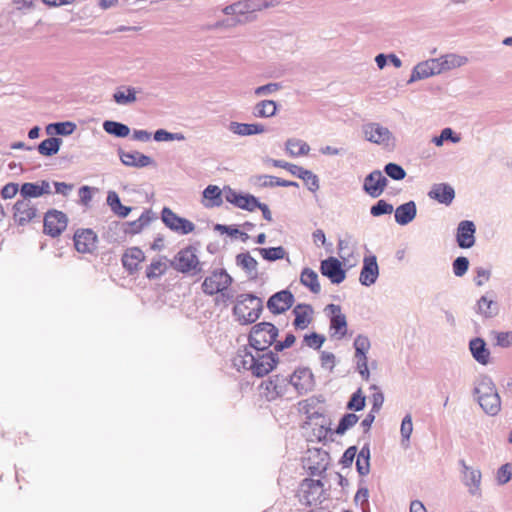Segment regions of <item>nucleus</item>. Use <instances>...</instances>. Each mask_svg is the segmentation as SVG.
Segmentation results:
<instances>
[{"label":"nucleus","instance_id":"nucleus-1","mask_svg":"<svg viewBox=\"0 0 512 512\" xmlns=\"http://www.w3.org/2000/svg\"><path fill=\"white\" fill-rule=\"evenodd\" d=\"M279 362L271 351L263 353L248 346L239 348L233 358V366L238 371L250 372L255 377H264L273 371Z\"/></svg>","mask_w":512,"mask_h":512},{"label":"nucleus","instance_id":"nucleus-2","mask_svg":"<svg viewBox=\"0 0 512 512\" xmlns=\"http://www.w3.org/2000/svg\"><path fill=\"white\" fill-rule=\"evenodd\" d=\"M262 300L251 294H242L233 308L234 316L240 324L254 323L261 314Z\"/></svg>","mask_w":512,"mask_h":512},{"label":"nucleus","instance_id":"nucleus-3","mask_svg":"<svg viewBox=\"0 0 512 512\" xmlns=\"http://www.w3.org/2000/svg\"><path fill=\"white\" fill-rule=\"evenodd\" d=\"M278 332L277 327L270 322L255 324L248 336V347L265 351L275 343Z\"/></svg>","mask_w":512,"mask_h":512},{"label":"nucleus","instance_id":"nucleus-4","mask_svg":"<svg viewBox=\"0 0 512 512\" xmlns=\"http://www.w3.org/2000/svg\"><path fill=\"white\" fill-rule=\"evenodd\" d=\"M475 393L480 406L486 413L496 415L500 411V397L490 379H481L475 388Z\"/></svg>","mask_w":512,"mask_h":512},{"label":"nucleus","instance_id":"nucleus-5","mask_svg":"<svg viewBox=\"0 0 512 512\" xmlns=\"http://www.w3.org/2000/svg\"><path fill=\"white\" fill-rule=\"evenodd\" d=\"M172 267L181 273L197 274L202 267L195 247L189 245L182 248L171 261Z\"/></svg>","mask_w":512,"mask_h":512},{"label":"nucleus","instance_id":"nucleus-6","mask_svg":"<svg viewBox=\"0 0 512 512\" xmlns=\"http://www.w3.org/2000/svg\"><path fill=\"white\" fill-rule=\"evenodd\" d=\"M266 1L259 0H243L227 6L224 12L227 15H233L238 18L239 22L249 21L253 18V14L265 8L272 6Z\"/></svg>","mask_w":512,"mask_h":512},{"label":"nucleus","instance_id":"nucleus-7","mask_svg":"<svg viewBox=\"0 0 512 512\" xmlns=\"http://www.w3.org/2000/svg\"><path fill=\"white\" fill-rule=\"evenodd\" d=\"M232 284L231 276L223 269L214 270L207 276L202 283V290L205 294L213 296L221 294L225 296V292Z\"/></svg>","mask_w":512,"mask_h":512},{"label":"nucleus","instance_id":"nucleus-8","mask_svg":"<svg viewBox=\"0 0 512 512\" xmlns=\"http://www.w3.org/2000/svg\"><path fill=\"white\" fill-rule=\"evenodd\" d=\"M161 218L163 223L176 233L186 235L192 233L195 230V225L193 222L178 216L170 208H163L161 212Z\"/></svg>","mask_w":512,"mask_h":512},{"label":"nucleus","instance_id":"nucleus-9","mask_svg":"<svg viewBox=\"0 0 512 512\" xmlns=\"http://www.w3.org/2000/svg\"><path fill=\"white\" fill-rule=\"evenodd\" d=\"M323 494V484L320 480L305 478L299 488L300 501L306 505H315L320 502Z\"/></svg>","mask_w":512,"mask_h":512},{"label":"nucleus","instance_id":"nucleus-10","mask_svg":"<svg viewBox=\"0 0 512 512\" xmlns=\"http://www.w3.org/2000/svg\"><path fill=\"white\" fill-rule=\"evenodd\" d=\"M13 220L19 226L32 222L38 214L35 204L29 199H18L12 208Z\"/></svg>","mask_w":512,"mask_h":512},{"label":"nucleus","instance_id":"nucleus-11","mask_svg":"<svg viewBox=\"0 0 512 512\" xmlns=\"http://www.w3.org/2000/svg\"><path fill=\"white\" fill-rule=\"evenodd\" d=\"M295 298L289 290H282L273 294L267 301V308L274 314H283L294 304Z\"/></svg>","mask_w":512,"mask_h":512},{"label":"nucleus","instance_id":"nucleus-12","mask_svg":"<svg viewBox=\"0 0 512 512\" xmlns=\"http://www.w3.org/2000/svg\"><path fill=\"white\" fill-rule=\"evenodd\" d=\"M67 227L66 215L57 210L48 211L44 217V231L52 237L60 235Z\"/></svg>","mask_w":512,"mask_h":512},{"label":"nucleus","instance_id":"nucleus-13","mask_svg":"<svg viewBox=\"0 0 512 512\" xmlns=\"http://www.w3.org/2000/svg\"><path fill=\"white\" fill-rule=\"evenodd\" d=\"M97 235L91 229L77 230L74 234V246L79 253H92L97 248Z\"/></svg>","mask_w":512,"mask_h":512},{"label":"nucleus","instance_id":"nucleus-14","mask_svg":"<svg viewBox=\"0 0 512 512\" xmlns=\"http://www.w3.org/2000/svg\"><path fill=\"white\" fill-rule=\"evenodd\" d=\"M320 271L334 284H340L346 278V271L342 268L341 262L335 257H329L321 261Z\"/></svg>","mask_w":512,"mask_h":512},{"label":"nucleus","instance_id":"nucleus-15","mask_svg":"<svg viewBox=\"0 0 512 512\" xmlns=\"http://www.w3.org/2000/svg\"><path fill=\"white\" fill-rule=\"evenodd\" d=\"M387 186V179L381 171L375 170L366 176L363 189L371 197H379Z\"/></svg>","mask_w":512,"mask_h":512},{"label":"nucleus","instance_id":"nucleus-16","mask_svg":"<svg viewBox=\"0 0 512 512\" xmlns=\"http://www.w3.org/2000/svg\"><path fill=\"white\" fill-rule=\"evenodd\" d=\"M331 313L330 329L332 336L339 339L343 338L347 332L346 317L341 311V307L335 304H329L327 308Z\"/></svg>","mask_w":512,"mask_h":512},{"label":"nucleus","instance_id":"nucleus-17","mask_svg":"<svg viewBox=\"0 0 512 512\" xmlns=\"http://www.w3.org/2000/svg\"><path fill=\"white\" fill-rule=\"evenodd\" d=\"M292 313L294 315L293 326L295 329L304 330L313 321L314 310L309 304H297L293 308Z\"/></svg>","mask_w":512,"mask_h":512},{"label":"nucleus","instance_id":"nucleus-18","mask_svg":"<svg viewBox=\"0 0 512 512\" xmlns=\"http://www.w3.org/2000/svg\"><path fill=\"white\" fill-rule=\"evenodd\" d=\"M51 193L50 183L42 180L37 183L26 182L20 188L21 199L38 198Z\"/></svg>","mask_w":512,"mask_h":512},{"label":"nucleus","instance_id":"nucleus-19","mask_svg":"<svg viewBox=\"0 0 512 512\" xmlns=\"http://www.w3.org/2000/svg\"><path fill=\"white\" fill-rule=\"evenodd\" d=\"M475 225L472 221H461L457 228V243L461 248H470L475 243Z\"/></svg>","mask_w":512,"mask_h":512},{"label":"nucleus","instance_id":"nucleus-20","mask_svg":"<svg viewBox=\"0 0 512 512\" xmlns=\"http://www.w3.org/2000/svg\"><path fill=\"white\" fill-rule=\"evenodd\" d=\"M379 275L378 264L375 256L364 258L363 267L360 272L359 281L362 285L370 286L375 283Z\"/></svg>","mask_w":512,"mask_h":512},{"label":"nucleus","instance_id":"nucleus-21","mask_svg":"<svg viewBox=\"0 0 512 512\" xmlns=\"http://www.w3.org/2000/svg\"><path fill=\"white\" fill-rule=\"evenodd\" d=\"M442 72L443 68L439 59H429L415 66L412 72V79H424Z\"/></svg>","mask_w":512,"mask_h":512},{"label":"nucleus","instance_id":"nucleus-22","mask_svg":"<svg viewBox=\"0 0 512 512\" xmlns=\"http://www.w3.org/2000/svg\"><path fill=\"white\" fill-rule=\"evenodd\" d=\"M364 134L368 141L376 144L387 143L391 136V133L387 128L377 123L367 124L364 127Z\"/></svg>","mask_w":512,"mask_h":512},{"label":"nucleus","instance_id":"nucleus-23","mask_svg":"<svg viewBox=\"0 0 512 512\" xmlns=\"http://www.w3.org/2000/svg\"><path fill=\"white\" fill-rule=\"evenodd\" d=\"M144 260L145 254L138 247L128 248L122 256L123 266L130 272L138 270Z\"/></svg>","mask_w":512,"mask_h":512},{"label":"nucleus","instance_id":"nucleus-24","mask_svg":"<svg viewBox=\"0 0 512 512\" xmlns=\"http://www.w3.org/2000/svg\"><path fill=\"white\" fill-rule=\"evenodd\" d=\"M312 382V373L305 368L295 370L290 376V383L300 393L307 392L311 388Z\"/></svg>","mask_w":512,"mask_h":512},{"label":"nucleus","instance_id":"nucleus-25","mask_svg":"<svg viewBox=\"0 0 512 512\" xmlns=\"http://www.w3.org/2000/svg\"><path fill=\"white\" fill-rule=\"evenodd\" d=\"M429 197L443 204H450L454 197V189L447 184H435L428 193Z\"/></svg>","mask_w":512,"mask_h":512},{"label":"nucleus","instance_id":"nucleus-26","mask_svg":"<svg viewBox=\"0 0 512 512\" xmlns=\"http://www.w3.org/2000/svg\"><path fill=\"white\" fill-rule=\"evenodd\" d=\"M202 203L206 208L221 206L223 203L222 190L216 185H208L203 191Z\"/></svg>","mask_w":512,"mask_h":512},{"label":"nucleus","instance_id":"nucleus-27","mask_svg":"<svg viewBox=\"0 0 512 512\" xmlns=\"http://www.w3.org/2000/svg\"><path fill=\"white\" fill-rule=\"evenodd\" d=\"M260 389L262 390L265 398L269 401L275 400L283 393V387L280 384V379L277 376L262 382Z\"/></svg>","mask_w":512,"mask_h":512},{"label":"nucleus","instance_id":"nucleus-28","mask_svg":"<svg viewBox=\"0 0 512 512\" xmlns=\"http://www.w3.org/2000/svg\"><path fill=\"white\" fill-rule=\"evenodd\" d=\"M229 129L234 134L240 136H250L255 134H261L265 131V127L262 124L253 123H239V122H231L229 125Z\"/></svg>","mask_w":512,"mask_h":512},{"label":"nucleus","instance_id":"nucleus-29","mask_svg":"<svg viewBox=\"0 0 512 512\" xmlns=\"http://www.w3.org/2000/svg\"><path fill=\"white\" fill-rule=\"evenodd\" d=\"M416 216V205L413 201L400 205L395 210V220L400 225L410 223Z\"/></svg>","mask_w":512,"mask_h":512},{"label":"nucleus","instance_id":"nucleus-30","mask_svg":"<svg viewBox=\"0 0 512 512\" xmlns=\"http://www.w3.org/2000/svg\"><path fill=\"white\" fill-rule=\"evenodd\" d=\"M120 159L127 166L145 167L152 163L150 157L140 152H123L120 155Z\"/></svg>","mask_w":512,"mask_h":512},{"label":"nucleus","instance_id":"nucleus-31","mask_svg":"<svg viewBox=\"0 0 512 512\" xmlns=\"http://www.w3.org/2000/svg\"><path fill=\"white\" fill-rule=\"evenodd\" d=\"M470 350L473 357L482 365H486L489 362L490 352L486 348L485 342L476 338L470 342Z\"/></svg>","mask_w":512,"mask_h":512},{"label":"nucleus","instance_id":"nucleus-32","mask_svg":"<svg viewBox=\"0 0 512 512\" xmlns=\"http://www.w3.org/2000/svg\"><path fill=\"white\" fill-rule=\"evenodd\" d=\"M300 282L314 294H318L321 291L318 274L311 268H304L302 270Z\"/></svg>","mask_w":512,"mask_h":512},{"label":"nucleus","instance_id":"nucleus-33","mask_svg":"<svg viewBox=\"0 0 512 512\" xmlns=\"http://www.w3.org/2000/svg\"><path fill=\"white\" fill-rule=\"evenodd\" d=\"M286 151L292 157L305 156L309 153V145L296 138L288 139L286 142Z\"/></svg>","mask_w":512,"mask_h":512},{"label":"nucleus","instance_id":"nucleus-34","mask_svg":"<svg viewBox=\"0 0 512 512\" xmlns=\"http://www.w3.org/2000/svg\"><path fill=\"white\" fill-rule=\"evenodd\" d=\"M477 311L486 318L493 317L498 313L497 303L487 296H482L477 302Z\"/></svg>","mask_w":512,"mask_h":512},{"label":"nucleus","instance_id":"nucleus-35","mask_svg":"<svg viewBox=\"0 0 512 512\" xmlns=\"http://www.w3.org/2000/svg\"><path fill=\"white\" fill-rule=\"evenodd\" d=\"M438 59L441 64V67L443 68V72L461 67L465 65L468 61V59L465 56L456 54H447Z\"/></svg>","mask_w":512,"mask_h":512},{"label":"nucleus","instance_id":"nucleus-36","mask_svg":"<svg viewBox=\"0 0 512 512\" xmlns=\"http://www.w3.org/2000/svg\"><path fill=\"white\" fill-rule=\"evenodd\" d=\"M277 105L273 100H263L257 103L254 107V116L260 118H267L275 115Z\"/></svg>","mask_w":512,"mask_h":512},{"label":"nucleus","instance_id":"nucleus-37","mask_svg":"<svg viewBox=\"0 0 512 512\" xmlns=\"http://www.w3.org/2000/svg\"><path fill=\"white\" fill-rule=\"evenodd\" d=\"M236 264L248 274H255L257 271L258 262L248 252L238 254Z\"/></svg>","mask_w":512,"mask_h":512},{"label":"nucleus","instance_id":"nucleus-38","mask_svg":"<svg viewBox=\"0 0 512 512\" xmlns=\"http://www.w3.org/2000/svg\"><path fill=\"white\" fill-rule=\"evenodd\" d=\"M60 143H61V140L58 138L51 137V138L45 139L39 144L38 151L41 155H44V156L54 155L58 152Z\"/></svg>","mask_w":512,"mask_h":512},{"label":"nucleus","instance_id":"nucleus-39","mask_svg":"<svg viewBox=\"0 0 512 512\" xmlns=\"http://www.w3.org/2000/svg\"><path fill=\"white\" fill-rule=\"evenodd\" d=\"M167 270L166 262L162 259L153 260L147 266L145 274L148 279H156L162 276Z\"/></svg>","mask_w":512,"mask_h":512},{"label":"nucleus","instance_id":"nucleus-40","mask_svg":"<svg viewBox=\"0 0 512 512\" xmlns=\"http://www.w3.org/2000/svg\"><path fill=\"white\" fill-rule=\"evenodd\" d=\"M107 202L110 205L113 212L119 215L120 217H126L131 210L129 207L121 204L120 198L116 192H109L107 196Z\"/></svg>","mask_w":512,"mask_h":512},{"label":"nucleus","instance_id":"nucleus-41","mask_svg":"<svg viewBox=\"0 0 512 512\" xmlns=\"http://www.w3.org/2000/svg\"><path fill=\"white\" fill-rule=\"evenodd\" d=\"M103 127L107 133L113 134L117 137H126L130 133L129 127L119 122L106 121L104 122Z\"/></svg>","mask_w":512,"mask_h":512},{"label":"nucleus","instance_id":"nucleus-42","mask_svg":"<svg viewBox=\"0 0 512 512\" xmlns=\"http://www.w3.org/2000/svg\"><path fill=\"white\" fill-rule=\"evenodd\" d=\"M259 253L263 259L267 261H276L283 259L286 255V251L283 247H271V248H260Z\"/></svg>","mask_w":512,"mask_h":512},{"label":"nucleus","instance_id":"nucleus-43","mask_svg":"<svg viewBox=\"0 0 512 512\" xmlns=\"http://www.w3.org/2000/svg\"><path fill=\"white\" fill-rule=\"evenodd\" d=\"M358 422V416L353 414V413H348L346 415H344L337 428H336V433L337 434H344L348 429H350L351 427H353L356 423Z\"/></svg>","mask_w":512,"mask_h":512},{"label":"nucleus","instance_id":"nucleus-44","mask_svg":"<svg viewBox=\"0 0 512 512\" xmlns=\"http://www.w3.org/2000/svg\"><path fill=\"white\" fill-rule=\"evenodd\" d=\"M356 466L359 474L366 475L369 472V450L362 449L356 460Z\"/></svg>","mask_w":512,"mask_h":512},{"label":"nucleus","instance_id":"nucleus-45","mask_svg":"<svg viewBox=\"0 0 512 512\" xmlns=\"http://www.w3.org/2000/svg\"><path fill=\"white\" fill-rule=\"evenodd\" d=\"M365 407V396L362 393L361 389H358L353 395L351 396L347 408L349 410H355L360 411Z\"/></svg>","mask_w":512,"mask_h":512},{"label":"nucleus","instance_id":"nucleus-46","mask_svg":"<svg viewBox=\"0 0 512 512\" xmlns=\"http://www.w3.org/2000/svg\"><path fill=\"white\" fill-rule=\"evenodd\" d=\"M355 357L366 356L367 351L370 348V341L367 337L359 335L354 341Z\"/></svg>","mask_w":512,"mask_h":512},{"label":"nucleus","instance_id":"nucleus-47","mask_svg":"<svg viewBox=\"0 0 512 512\" xmlns=\"http://www.w3.org/2000/svg\"><path fill=\"white\" fill-rule=\"evenodd\" d=\"M113 97L119 104L132 103L136 100L135 90L133 88H128L126 91H117Z\"/></svg>","mask_w":512,"mask_h":512},{"label":"nucleus","instance_id":"nucleus-48","mask_svg":"<svg viewBox=\"0 0 512 512\" xmlns=\"http://www.w3.org/2000/svg\"><path fill=\"white\" fill-rule=\"evenodd\" d=\"M450 140L453 143H457L460 141L459 136H454V133L451 128H445L441 131V134L439 136H436L433 138V143L436 146H441L444 141Z\"/></svg>","mask_w":512,"mask_h":512},{"label":"nucleus","instance_id":"nucleus-49","mask_svg":"<svg viewBox=\"0 0 512 512\" xmlns=\"http://www.w3.org/2000/svg\"><path fill=\"white\" fill-rule=\"evenodd\" d=\"M386 174L394 180H402L406 176L405 170L398 164L389 163L385 166Z\"/></svg>","mask_w":512,"mask_h":512},{"label":"nucleus","instance_id":"nucleus-50","mask_svg":"<svg viewBox=\"0 0 512 512\" xmlns=\"http://www.w3.org/2000/svg\"><path fill=\"white\" fill-rule=\"evenodd\" d=\"M393 212V206L385 200H379L374 206L371 207L370 213L377 217L383 214H390Z\"/></svg>","mask_w":512,"mask_h":512},{"label":"nucleus","instance_id":"nucleus-51","mask_svg":"<svg viewBox=\"0 0 512 512\" xmlns=\"http://www.w3.org/2000/svg\"><path fill=\"white\" fill-rule=\"evenodd\" d=\"M469 261L466 257H458L453 262V272L457 277H462L468 270Z\"/></svg>","mask_w":512,"mask_h":512},{"label":"nucleus","instance_id":"nucleus-52","mask_svg":"<svg viewBox=\"0 0 512 512\" xmlns=\"http://www.w3.org/2000/svg\"><path fill=\"white\" fill-rule=\"evenodd\" d=\"M324 341L325 337L317 333H311L304 337L305 344L313 349H319L323 345Z\"/></svg>","mask_w":512,"mask_h":512},{"label":"nucleus","instance_id":"nucleus-53","mask_svg":"<svg viewBox=\"0 0 512 512\" xmlns=\"http://www.w3.org/2000/svg\"><path fill=\"white\" fill-rule=\"evenodd\" d=\"M301 179L304 181L305 185L308 187V189L310 191L318 190V188H319L318 178L311 171L305 170Z\"/></svg>","mask_w":512,"mask_h":512},{"label":"nucleus","instance_id":"nucleus-54","mask_svg":"<svg viewBox=\"0 0 512 512\" xmlns=\"http://www.w3.org/2000/svg\"><path fill=\"white\" fill-rule=\"evenodd\" d=\"M259 206V201L252 195H243L238 208L254 211Z\"/></svg>","mask_w":512,"mask_h":512},{"label":"nucleus","instance_id":"nucleus-55","mask_svg":"<svg viewBox=\"0 0 512 512\" xmlns=\"http://www.w3.org/2000/svg\"><path fill=\"white\" fill-rule=\"evenodd\" d=\"M512 477V465L507 463L502 465L497 471V480L500 484L507 483Z\"/></svg>","mask_w":512,"mask_h":512},{"label":"nucleus","instance_id":"nucleus-56","mask_svg":"<svg viewBox=\"0 0 512 512\" xmlns=\"http://www.w3.org/2000/svg\"><path fill=\"white\" fill-rule=\"evenodd\" d=\"M20 191L18 184L16 183H7L1 189V197L5 200L14 198L17 193Z\"/></svg>","mask_w":512,"mask_h":512},{"label":"nucleus","instance_id":"nucleus-57","mask_svg":"<svg viewBox=\"0 0 512 512\" xmlns=\"http://www.w3.org/2000/svg\"><path fill=\"white\" fill-rule=\"evenodd\" d=\"M401 435L403 439L409 440L412 431H413V423L411 415H406L401 423Z\"/></svg>","mask_w":512,"mask_h":512},{"label":"nucleus","instance_id":"nucleus-58","mask_svg":"<svg viewBox=\"0 0 512 512\" xmlns=\"http://www.w3.org/2000/svg\"><path fill=\"white\" fill-rule=\"evenodd\" d=\"M463 466H464V477L466 479L470 480L471 484H473L474 486L477 487L480 484L481 473L477 470H473V469L469 468L464 463H463Z\"/></svg>","mask_w":512,"mask_h":512},{"label":"nucleus","instance_id":"nucleus-59","mask_svg":"<svg viewBox=\"0 0 512 512\" xmlns=\"http://www.w3.org/2000/svg\"><path fill=\"white\" fill-rule=\"evenodd\" d=\"M495 338L497 345L501 347H509L512 345V332H497Z\"/></svg>","mask_w":512,"mask_h":512},{"label":"nucleus","instance_id":"nucleus-60","mask_svg":"<svg viewBox=\"0 0 512 512\" xmlns=\"http://www.w3.org/2000/svg\"><path fill=\"white\" fill-rule=\"evenodd\" d=\"M295 336L291 333L287 334L283 341H275V350L283 351L286 348H290L295 343Z\"/></svg>","mask_w":512,"mask_h":512},{"label":"nucleus","instance_id":"nucleus-61","mask_svg":"<svg viewBox=\"0 0 512 512\" xmlns=\"http://www.w3.org/2000/svg\"><path fill=\"white\" fill-rule=\"evenodd\" d=\"M490 278V271L485 268H478L476 270L475 283L477 286H482L488 282Z\"/></svg>","mask_w":512,"mask_h":512},{"label":"nucleus","instance_id":"nucleus-62","mask_svg":"<svg viewBox=\"0 0 512 512\" xmlns=\"http://www.w3.org/2000/svg\"><path fill=\"white\" fill-rule=\"evenodd\" d=\"M280 89V85L277 83H269L267 85L260 86L255 89V94L260 96L264 94H270Z\"/></svg>","mask_w":512,"mask_h":512},{"label":"nucleus","instance_id":"nucleus-63","mask_svg":"<svg viewBox=\"0 0 512 512\" xmlns=\"http://www.w3.org/2000/svg\"><path fill=\"white\" fill-rule=\"evenodd\" d=\"M242 196V194H239L232 189H228L227 191H225L226 200L229 203L235 205L236 207H239Z\"/></svg>","mask_w":512,"mask_h":512},{"label":"nucleus","instance_id":"nucleus-64","mask_svg":"<svg viewBox=\"0 0 512 512\" xmlns=\"http://www.w3.org/2000/svg\"><path fill=\"white\" fill-rule=\"evenodd\" d=\"M357 359V367L359 370V373L365 378L368 379L369 377V370L367 365V357H356Z\"/></svg>","mask_w":512,"mask_h":512}]
</instances>
